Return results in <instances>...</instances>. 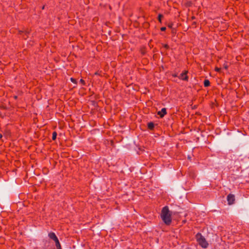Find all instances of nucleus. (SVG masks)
<instances>
[{
    "instance_id": "f257e3e1",
    "label": "nucleus",
    "mask_w": 249,
    "mask_h": 249,
    "mask_svg": "<svg viewBox=\"0 0 249 249\" xmlns=\"http://www.w3.org/2000/svg\"><path fill=\"white\" fill-rule=\"evenodd\" d=\"M161 217L167 225H169L171 223V215L169 213V208L167 206H165L162 209Z\"/></svg>"
},
{
    "instance_id": "f03ea898",
    "label": "nucleus",
    "mask_w": 249,
    "mask_h": 249,
    "mask_svg": "<svg viewBox=\"0 0 249 249\" xmlns=\"http://www.w3.org/2000/svg\"><path fill=\"white\" fill-rule=\"evenodd\" d=\"M196 238L198 244L202 248H207L208 247L209 244L201 233L198 232L196 235Z\"/></svg>"
},
{
    "instance_id": "7ed1b4c3",
    "label": "nucleus",
    "mask_w": 249,
    "mask_h": 249,
    "mask_svg": "<svg viewBox=\"0 0 249 249\" xmlns=\"http://www.w3.org/2000/svg\"><path fill=\"white\" fill-rule=\"evenodd\" d=\"M227 201L229 205H232L235 201V196L232 194H229L227 196Z\"/></svg>"
},
{
    "instance_id": "20e7f679",
    "label": "nucleus",
    "mask_w": 249,
    "mask_h": 249,
    "mask_svg": "<svg viewBox=\"0 0 249 249\" xmlns=\"http://www.w3.org/2000/svg\"><path fill=\"white\" fill-rule=\"evenodd\" d=\"M187 73H188L187 71H185L184 72H182L180 74V75L179 76V78H180V79H181L183 81H188V76L187 75Z\"/></svg>"
},
{
    "instance_id": "39448f33",
    "label": "nucleus",
    "mask_w": 249,
    "mask_h": 249,
    "mask_svg": "<svg viewBox=\"0 0 249 249\" xmlns=\"http://www.w3.org/2000/svg\"><path fill=\"white\" fill-rule=\"evenodd\" d=\"M167 114L166 108H162L160 111L157 112V114L160 116V118H163Z\"/></svg>"
},
{
    "instance_id": "423d86ee",
    "label": "nucleus",
    "mask_w": 249,
    "mask_h": 249,
    "mask_svg": "<svg viewBox=\"0 0 249 249\" xmlns=\"http://www.w3.org/2000/svg\"><path fill=\"white\" fill-rule=\"evenodd\" d=\"M48 236L49 238L52 240H53L54 241L58 239L57 236H56L55 233L53 232H51L48 234Z\"/></svg>"
},
{
    "instance_id": "0eeeda50",
    "label": "nucleus",
    "mask_w": 249,
    "mask_h": 249,
    "mask_svg": "<svg viewBox=\"0 0 249 249\" xmlns=\"http://www.w3.org/2000/svg\"><path fill=\"white\" fill-rule=\"evenodd\" d=\"M154 124L153 122L148 123L147 124V127L150 130H153L154 128Z\"/></svg>"
},
{
    "instance_id": "6e6552de",
    "label": "nucleus",
    "mask_w": 249,
    "mask_h": 249,
    "mask_svg": "<svg viewBox=\"0 0 249 249\" xmlns=\"http://www.w3.org/2000/svg\"><path fill=\"white\" fill-rule=\"evenodd\" d=\"M55 246L57 249H61L60 243L58 240V239L55 240Z\"/></svg>"
},
{
    "instance_id": "1a4fd4ad",
    "label": "nucleus",
    "mask_w": 249,
    "mask_h": 249,
    "mask_svg": "<svg viewBox=\"0 0 249 249\" xmlns=\"http://www.w3.org/2000/svg\"><path fill=\"white\" fill-rule=\"evenodd\" d=\"M210 85V82L208 79H205L204 81V86L205 87H209Z\"/></svg>"
},
{
    "instance_id": "9d476101",
    "label": "nucleus",
    "mask_w": 249,
    "mask_h": 249,
    "mask_svg": "<svg viewBox=\"0 0 249 249\" xmlns=\"http://www.w3.org/2000/svg\"><path fill=\"white\" fill-rule=\"evenodd\" d=\"M23 33H24L25 35L26 36V37H24V38L25 39H26L28 37V35L30 34V31L28 30H26L23 31Z\"/></svg>"
},
{
    "instance_id": "9b49d317",
    "label": "nucleus",
    "mask_w": 249,
    "mask_h": 249,
    "mask_svg": "<svg viewBox=\"0 0 249 249\" xmlns=\"http://www.w3.org/2000/svg\"><path fill=\"white\" fill-rule=\"evenodd\" d=\"M56 136H57V133H56V132H55V131L53 132V136H52V140L53 141L55 140V139H56Z\"/></svg>"
},
{
    "instance_id": "f8f14e48",
    "label": "nucleus",
    "mask_w": 249,
    "mask_h": 249,
    "mask_svg": "<svg viewBox=\"0 0 249 249\" xmlns=\"http://www.w3.org/2000/svg\"><path fill=\"white\" fill-rule=\"evenodd\" d=\"M163 17V15L162 14H159L158 15V20L160 23H161V18Z\"/></svg>"
},
{
    "instance_id": "ddd939ff",
    "label": "nucleus",
    "mask_w": 249,
    "mask_h": 249,
    "mask_svg": "<svg viewBox=\"0 0 249 249\" xmlns=\"http://www.w3.org/2000/svg\"><path fill=\"white\" fill-rule=\"evenodd\" d=\"M71 81L74 84H76L77 83V81L75 79L71 77Z\"/></svg>"
},
{
    "instance_id": "4468645a",
    "label": "nucleus",
    "mask_w": 249,
    "mask_h": 249,
    "mask_svg": "<svg viewBox=\"0 0 249 249\" xmlns=\"http://www.w3.org/2000/svg\"><path fill=\"white\" fill-rule=\"evenodd\" d=\"M173 26V23H170L168 24L167 26L168 28L172 29Z\"/></svg>"
},
{
    "instance_id": "2eb2a0df",
    "label": "nucleus",
    "mask_w": 249,
    "mask_h": 249,
    "mask_svg": "<svg viewBox=\"0 0 249 249\" xmlns=\"http://www.w3.org/2000/svg\"><path fill=\"white\" fill-rule=\"evenodd\" d=\"M163 47L166 49H168L169 48V45L167 44H164Z\"/></svg>"
},
{
    "instance_id": "dca6fc26",
    "label": "nucleus",
    "mask_w": 249,
    "mask_h": 249,
    "mask_svg": "<svg viewBox=\"0 0 249 249\" xmlns=\"http://www.w3.org/2000/svg\"><path fill=\"white\" fill-rule=\"evenodd\" d=\"M214 70L216 71L220 72V71H221V68H218V67H215V69H214Z\"/></svg>"
},
{
    "instance_id": "f3484780",
    "label": "nucleus",
    "mask_w": 249,
    "mask_h": 249,
    "mask_svg": "<svg viewBox=\"0 0 249 249\" xmlns=\"http://www.w3.org/2000/svg\"><path fill=\"white\" fill-rule=\"evenodd\" d=\"M80 82L82 85H85V82L83 79H81L80 80Z\"/></svg>"
},
{
    "instance_id": "a211bd4d",
    "label": "nucleus",
    "mask_w": 249,
    "mask_h": 249,
    "mask_svg": "<svg viewBox=\"0 0 249 249\" xmlns=\"http://www.w3.org/2000/svg\"><path fill=\"white\" fill-rule=\"evenodd\" d=\"M166 28L165 27H162L160 28V30L161 31H165L166 30Z\"/></svg>"
},
{
    "instance_id": "6ab92c4d",
    "label": "nucleus",
    "mask_w": 249,
    "mask_h": 249,
    "mask_svg": "<svg viewBox=\"0 0 249 249\" xmlns=\"http://www.w3.org/2000/svg\"><path fill=\"white\" fill-rule=\"evenodd\" d=\"M224 68L225 69H226V70H227V69H228V65H227V64L225 63V64H224Z\"/></svg>"
},
{
    "instance_id": "aec40b11",
    "label": "nucleus",
    "mask_w": 249,
    "mask_h": 249,
    "mask_svg": "<svg viewBox=\"0 0 249 249\" xmlns=\"http://www.w3.org/2000/svg\"><path fill=\"white\" fill-rule=\"evenodd\" d=\"M23 33V31H21V30H19L18 31V35H21L22 33Z\"/></svg>"
},
{
    "instance_id": "412c9836",
    "label": "nucleus",
    "mask_w": 249,
    "mask_h": 249,
    "mask_svg": "<svg viewBox=\"0 0 249 249\" xmlns=\"http://www.w3.org/2000/svg\"><path fill=\"white\" fill-rule=\"evenodd\" d=\"M95 75H100L99 71H97L94 73Z\"/></svg>"
},
{
    "instance_id": "4be33fe9",
    "label": "nucleus",
    "mask_w": 249,
    "mask_h": 249,
    "mask_svg": "<svg viewBox=\"0 0 249 249\" xmlns=\"http://www.w3.org/2000/svg\"><path fill=\"white\" fill-rule=\"evenodd\" d=\"M173 77H177V75L176 74H173L172 75Z\"/></svg>"
},
{
    "instance_id": "5701e85b",
    "label": "nucleus",
    "mask_w": 249,
    "mask_h": 249,
    "mask_svg": "<svg viewBox=\"0 0 249 249\" xmlns=\"http://www.w3.org/2000/svg\"><path fill=\"white\" fill-rule=\"evenodd\" d=\"M192 19H195V17L194 16H193V17H192Z\"/></svg>"
},
{
    "instance_id": "b1692460",
    "label": "nucleus",
    "mask_w": 249,
    "mask_h": 249,
    "mask_svg": "<svg viewBox=\"0 0 249 249\" xmlns=\"http://www.w3.org/2000/svg\"><path fill=\"white\" fill-rule=\"evenodd\" d=\"M14 97L16 99H17V98H18L17 96H15Z\"/></svg>"
},
{
    "instance_id": "393cba45",
    "label": "nucleus",
    "mask_w": 249,
    "mask_h": 249,
    "mask_svg": "<svg viewBox=\"0 0 249 249\" xmlns=\"http://www.w3.org/2000/svg\"><path fill=\"white\" fill-rule=\"evenodd\" d=\"M44 8H45V6L44 5L42 6V9H44Z\"/></svg>"
},
{
    "instance_id": "a878e982",
    "label": "nucleus",
    "mask_w": 249,
    "mask_h": 249,
    "mask_svg": "<svg viewBox=\"0 0 249 249\" xmlns=\"http://www.w3.org/2000/svg\"><path fill=\"white\" fill-rule=\"evenodd\" d=\"M2 134H0V138H2Z\"/></svg>"
},
{
    "instance_id": "bb28decb",
    "label": "nucleus",
    "mask_w": 249,
    "mask_h": 249,
    "mask_svg": "<svg viewBox=\"0 0 249 249\" xmlns=\"http://www.w3.org/2000/svg\"><path fill=\"white\" fill-rule=\"evenodd\" d=\"M142 53H143V54H144V53L143 52V51H142Z\"/></svg>"
},
{
    "instance_id": "cd10ccee",
    "label": "nucleus",
    "mask_w": 249,
    "mask_h": 249,
    "mask_svg": "<svg viewBox=\"0 0 249 249\" xmlns=\"http://www.w3.org/2000/svg\"><path fill=\"white\" fill-rule=\"evenodd\" d=\"M142 53H143V54H144V53L143 52V51H142Z\"/></svg>"
}]
</instances>
